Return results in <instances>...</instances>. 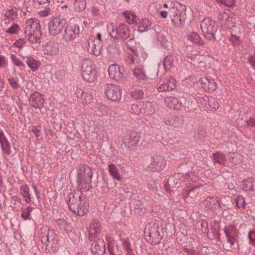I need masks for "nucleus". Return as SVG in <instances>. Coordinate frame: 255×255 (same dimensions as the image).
<instances>
[{"label": "nucleus", "instance_id": "obj_31", "mask_svg": "<svg viewBox=\"0 0 255 255\" xmlns=\"http://www.w3.org/2000/svg\"><path fill=\"white\" fill-rule=\"evenodd\" d=\"M242 189L245 191L255 190V179L248 178L242 181Z\"/></svg>", "mask_w": 255, "mask_h": 255}, {"label": "nucleus", "instance_id": "obj_2", "mask_svg": "<svg viewBox=\"0 0 255 255\" xmlns=\"http://www.w3.org/2000/svg\"><path fill=\"white\" fill-rule=\"evenodd\" d=\"M107 31L115 44L126 43V40L130 37V33L128 27L124 24H120L115 27L113 24L107 25Z\"/></svg>", "mask_w": 255, "mask_h": 255}, {"label": "nucleus", "instance_id": "obj_43", "mask_svg": "<svg viewBox=\"0 0 255 255\" xmlns=\"http://www.w3.org/2000/svg\"><path fill=\"white\" fill-rule=\"evenodd\" d=\"M178 5H179L180 8H181V11L180 10V12L178 15V17L179 18V24L182 26L184 24L185 20L186 18V13L184 12L185 11V5H182L181 4L178 3Z\"/></svg>", "mask_w": 255, "mask_h": 255}, {"label": "nucleus", "instance_id": "obj_59", "mask_svg": "<svg viewBox=\"0 0 255 255\" xmlns=\"http://www.w3.org/2000/svg\"><path fill=\"white\" fill-rule=\"evenodd\" d=\"M236 205L239 208H245V201L244 198L241 196H239L236 199Z\"/></svg>", "mask_w": 255, "mask_h": 255}, {"label": "nucleus", "instance_id": "obj_42", "mask_svg": "<svg viewBox=\"0 0 255 255\" xmlns=\"http://www.w3.org/2000/svg\"><path fill=\"white\" fill-rule=\"evenodd\" d=\"M165 82L169 91L174 90L176 88V81L173 77H169L168 78H166Z\"/></svg>", "mask_w": 255, "mask_h": 255}, {"label": "nucleus", "instance_id": "obj_55", "mask_svg": "<svg viewBox=\"0 0 255 255\" xmlns=\"http://www.w3.org/2000/svg\"><path fill=\"white\" fill-rule=\"evenodd\" d=\"M10 58L13 62V64L17 66L24 67H25V65L24 63L20 59L17 58L15 55L11 54Z\"/></svg>", "mask_w": 255, "mask_h": 255}, {"label": "nucleus", "instance_id": "obj_62", "mask_svg": "<svg viewBox=\"0 0 255 255\" xmlns=\"http://www.w3.org/2000/svg\"><path fill=\"white\" fill-rule=\"evenodd\" d=\"M48 246L50 247L48 248L50 251L51 250L53 253H56L58 252L59 249V246L58 245V241L56 242H51V243H48Z\"/></svg>", "mask_w": 255, "mask_h": 255}, {"label": "nucleus", "instance_id": "obj_12", "mask_svg": "<svg viewBox=\"0 0 255 255\" xmlns=\"http://www.w3.org/2000/svg\"><path fill=\"white\" fill-rule=\"evenodd\" d=\"M82 76L85 81L92 83L97 78V72L94 68L84 63L82 66Z\"/></svg>", "mask_w": 255, "mask_h": 255}, {"label": "nucleus", "instance_id": "obj_13", "mask_svg": "<svg viewBox=\"0 0 255 255\" xmlns=\"http://www.w3.org/2000/svg\"><path fill=\"white\" fill-rule=\"evenodd\" d=\"M165 160L162 156L155 155L151 157V162L148 167L152 172H159L165 167Z\"/></svg>", "mask_w": 255, "mask_h": 255}, {"label": "nucleus", "instance_id": "obj_23", "mask_svg": "<svg viewBox=\"0 0 255 255\" xmlns=\"http://www.w3.org/2000/svg\"><path fill=\"white\" fill-rule=\"evenodd\" d=\"M87 43V50L88 52L95 56L99 55L102 49L101 43L98 42V40H95V38L88 41Z\"/></svg>", "mask_w": 255, "mask_h": 255}, {"label": "nucleus", "instance_id": "obj_54", "mask_svg": "<svg viewBox=\"0 0 255 255\" xmlns=\"http://www.w3.org/2000/svg\"><path fill=\"white\" fill-rule=\"evenodd\" d=\"M206 134V131L205 129L202 128H200L195 132L194 137L198 139H202L204 138Z\"/></svg>", "mask_w": 255, "mask_h": 255}, {"label": "nucleus", "instance_id": "obj_17", "mask_svg": "<svg viewBox=\"0 0 255 255\" xmlns=\"http://www.w3.org/2000/svg\"><path fill=\"white\" fill-rule=\"evenodd\" d=\"M101 233V225L97 220H93L90 225L89 231V239L94 241L99 239V236Z\"/></svg>", "mask_w": 255, "mask_h": 255}, {"label": "nucleus", "instance_id": "obj_15", "mask_svg": "<svg viewBox=\"0 0 255 255\" xmlns=\"http://www.w3.org/2000/svg\"><path fill=\"white\" fill-rule=\"evenodd\" d=\"M228 242L232 246H234L237 243L238 234L236 227L234 225H229L224 229Z\"/></svg>", "mask_w": 255, "mask_h": 255}, {"label": "nucleus", "instance_id": "obj_19", "mask_svg": "<svg viewBox=\"0 0 255 255\" xmlns=\"http://www.w3.org/2000/svg\"><path fill=\"white\" fill-rule=\"evenodd\" d=\"M163 122L167 126L177 127L183 125L184 120L182 116L171 115L165 117L163 119Z\"/></svg>", "mask_w": 255, "mask_h": 255}, {"label": "nucleus", "instance_id": "obj_27", "mask_svg": "<svg viewBox=\"0 0 255 255\" xmlns=\"http://www.w3.org/2000/svg\"><path fill=\"white\" fill-rule=\"evenodd\" d=\"M23 60L26 62L28 67L32 72L36 71L41 65L40 62L38 60H36L31 56L23 57Z\"/></svg>", "mask_w": 255, "mask_h": 255}, {"label": "nucleus", "instance_id": "obj_44", "mask_svg": "<svg viewBox=\"0 0 255 255\" xmlns=\"http://www.w3.org/2000/svg\"><path fill=\"white\" fill-rule=\"evenodd\" d=\"M141 106H142V103L140 102H139L138 104H132L131 106L130 112L136 115L142 113L143 112V109L142 108H141Z\"/></svg>", "mask_w": 255, "mask_h": 255}, {"label": "nucleus", "instance_id": "obj_20", "mask_svg": "<svg viewBox=\"0 0 255 255\" xmlns=\"http://www.w3.org/2000/svg\"><path fill=\"white\" fill-rule=\"evenodd\" d=\"M24 33H30L35 32L36 30H40L39 21L34 18L27 19L23 25Z\"/></svg>", "mask_w": 255, "mask_h": 255}, {"label": "nucleus", "instance_id": "obj_50", "mask_svg": "<svg viewBox=\"0 0 255 255\" xmlns=\"http://www.w3.org/2000/svg\"><path fill=\"white\" fill-rule=\"evenodd\" d=\"M229 160L230 162L234 164L239 163L241 161L239 155H235L234 152L229 153Z\"/></svg>", "mask_w": 255, "mask_h": 255}, {"label": "nucleus", "instance_id": "obj_51", "mask_svg": "<svg viewBox=\"0 0 255 255\" xmlns=\"http://www.w3.org/2000/svg\"><path fill=\"white\" fill-rule=\"evenodd\" d=\"M200 188V186H197L194 187H192L188 190H186L187 196H190L191 198L195 197L199 193Z\"/></svg>", "mask_w": 255, "mask_h": 255}, {"label": "nucleus", "instance_id": "obj_24", "mask_svg": "<svg viewBox=\"0 0 255 255\" xmlns=\"http://www.w3.org/2000/svg\"><path fill=\"white\" fill-rule=\"evenodd\" d=\"M200 84L202 88L207 92H213L216 89V84L214 80L209 79L207 77L201 78Z\"/></svg>", "mask_w": 255, "mask_h": 255}, {"label": "nucleus", "instance_id": "obj_36", "mask_svg": "<svg viewBox=\"0 0 255 255\" xmlns=\"http://www.w3.org/2000/svg\"><path fill=\"white\" fill-rule=\"evenodd\" d=\"M56 224L62 231L68 232L69 231H71L70 224L65 219H58L56 220Z\"/></svg>", "mask_w": 255, "mask_h": 255}, {"label": "nucleus", "instance_id": "obj_6", "mask_svg": "<svg viewBox=\"0 0 255 255\" xmlns=\"http://www.w3.org/2000/svg\"><path fill=\"white\" fill-rule=\"evenodd\" d=\"M149 236L151 238L152 244H158L163 237V228L159 220H154L149 224L148 228Z\"/></svg>", "mask_w": 255, "mask_h": 255}, {"label": "nucleus", "instance_id": "obj_58", "mask_svg": "<svg viewBox=\"0 0 255 255\" xmlns=\"http://www.w3.org/2000/svg\"><path fill=\"white\" fill-rule=\"evenodd\" d=\"M133 206L135 210H140L141 213H143L145 209L143 207L142 202L140 200H134L133 202Z\"/></svg>", "mask_w": 255, "mask_h": 255}, {"label": "nucleus", "instance_id": "obj_45", "mask_svg": "<svg viewBox=\"0 0 255 255\" xmlns=\"http://www.w3.org/2000/svg\"><path fill=\"white\" fill-rule=\"evenodd\" d=\"M133 75L139 80H144L146 76L141 68H135L133 71Z\"/></svg>", "mask_w": 255, "mask_h": 255}, {"label": "nucleus", "instance_id": "obj_49", "mask_svg": "<svg viewBox=\"0 0 255 255\" xmlns=\"http://www.w3.org/2000/svg\"><path fill=\"white\" fill-rule=\"evenodd\" d=\"M184 176V181L196 182L198 180V177L194 172H188Z\"/></svg>", "mask_w": 255, "mask_h": 255}, {"label": "nucleus", "instance_id": "obj_56", "mask_svg": "<svg viewBox=\"0 0 255 255\" xmlns=\"http://www.w3.org/2000/svg\"><path fill=\"white\" fill-rule=\"evenodd\" d=\"M8 81L10 86L14 89L19 87L18 80L17 77H10L8 79Z\"/></svg>", "mask_w": 255, "mask_h": 255}, {"label": "nucleus", "instance_id": "obj_1", "mask_svg": "<svg viewBox=\"0 0 255 255\" xmlns=\"http://www.w3.org/2000/svg\"><path fill=\"white\" fill-rule=\"evenodd\" d=\"M77 184L81 190L84 192L92 188V178L93 173L91 168L86 164H81L77 167Z\"/></svg>", "mask_w": 255, "mask_h": 255}, {"label": "nucleus", "instance_id": "obj_9", "mask_svg": "<svg viewBox=\"0 0 255 255\" xmlns=\"http://www.w3.org/2000/svg\"><path fill=\"white\" fill-rule=\"evenodd\" d=\"M40 238L42 243L44 245V249L47 252H50L48 248V244L51 242L58 241V237L53 230H48L45 232L40 234Z\"/></svg>", "mask_w": 255, "mask_h": 255}, {"label": "nucleus", "instance_id": "obj_35", "mask_svg": "<svg viewBox=\"0 0 255 255\" xmlns=\"http://www.w3.org/2000/svg\"><path fill=\"white\" fill-rule=\"evenodd\" d=\"M180 12V10H178L174 7L171 9L170 11V16L171 17V22L173 25L177 27H181V25L179 24V18L178 15Z\"/></svg>", "mask_w": 255, "mask_h": 255}, {"label": "nucleus", "instance_id": "obj_4", "mask_svg": "<svg viewBox=\"0 0 255 255\" xmlns=\"http://www.w3.org/2000/svg\"><path fill=\"white\" fill-rule=\"evenodd\" d=\"M201 29L203 36L210 41H217L220 39V30L215 21L209 17L205 18L201 22Z\"/></svg>", "mask_w": 255, "mask_h": 255}, {"label": "nucleus", "instance_id": "obj_39", "mask_svg": "<svg viewBox=\"0 0 255 255\" xmlns=\"http://www.w3.org/2000/svg\"><path fill=\"white\" fill-rule=\"evenodd\" d=\"M174 57L172 55H168L165 57L163 61V66L165 72L169 70L173 64Z\"/></svg>", "mask_w": 255, "mask_h": 255}, {"label": "nucleus", "instance_id": "obj_18", "mask_svg": "<svg viewBox=\"0 0 255 255\" xmlns=\"http://www.w3.org/2000/svg\"><path fill=\"white\" fill-rule=\"evenodd\" d=\"M183 101H185V100L183 98L179 99L172 96L166 98L164 100L165 104L166 106L176 110L180 109L182 106L186 107V106L183 104Z\"/></svg>", "mask_w": 255, "mask_h": 255}, {"label": "nucleus", "instance_id": "obj_53", "mask_svg": "<svg viewBox=\"0 0 255 255\" xmlns=\"http://www.w3.org/2000/svg\"><path fill=\"white\" fill-rule=\"evenodd\" d=\"M139 27L147 28L151 25V22L146 18L137 19V23Z\"/></svg>", "mask_w": 255, "mask_h": 255}, {"label": "nucleus", "instance_id": "obj_61", "mask_svg": "<svg viewBox=\"0 0 255 255\" xmlns=\"http://www.w3.org/2000/svg\"><path fill=\"white\" fill-rule=\"evenodd\" d=\"M229 39L233 46H237L240 44V41L238 36L232 34Z\"/></svg>", "mask_w": 255, "mask_h": 255}, {"label": "nucleus", "instance_id": "obj_5", "mask_svg": "<svg viewBox=\"0 0 255 255\" xmlns=\"http://www.w3.org/2000/svg\"><path fill=\"white\" fill-rule=\"evenodd\" d=\"M140 136L135 131H131L123 136L119 137L118 140L121 142V147L127 150H133L137 148Z\"/></svg>", "mask_w": 255, "mask_h": 255}, {"label": "nucleus", "instance_id": "obj_38", "mask_svg": "<svg viewBox=\"0 0 255 255\" xmlns=\"http://www.w3.org/2000/svg\"><path fill=\"white\" fill-rule=\"evenodd\" d=\"M123 15L127 22L129 24L137 23V19L135 13L126 11L124 12Z\"/></svg>", "mask_w": 255, "mask_h": 255}, {"label": "nucleus", "instance_id": "obj_29", "mask_svg": "<svg viewBox=\"0 0 255 255\" xmlns=\"http://www.w3.org/2000/svg\"><path fill=\"white\" fill-rule=\"evenodd\" d=\"M76 94L78 99H79V101H81L83 104L90 103L92 99V96L90 94L85 92L81 89L77 90Z\"/></svg>", "mask_w": 255, "mask_h": 255}, {"label": "nucleus", "instance_id": "obj_25", "mask_svg": "<svg viewBox=\"0 0 255 255\" xmlns=\"http://www.w3.org/2000/svg\"><path fill=\"white\" fill-rule=\"evenodd\" d=\"M212 160L214 164L217 163L224 166H226L227 164V156L220 151L213 153L212 156Z\"/></svg>", "mask_w": 255, "mask_h": 255}, {"label": "nucleus", "instance_id": "obj_41", "mask_svg": "<svg viewBox=\"0 0 255 255\" xmlns=\"http://www.w3.org/2000/svg\"><path fill=\"white\" fill-rule=\"evenodd\" d=\"M73 1L74 9L77 11H82L85 9L86 6L85 0H73Z\"/></svg>", "mask_w": 255, "mask_h": 255}, {"label": "nucleus", "instance_id": "obj_11", "mask_svg": "<svg viewBox=\"0 0 255 255\" xmlns=\"http://www.w3.org/2000/svg\"><path fill=\"white\" fill-rule=\"evenodd\" d=\"M79 34V26L76 24L67 25L65 28L63 38L66 42H72Z\"/></svg>", "mask_w": 255, "mask_h": 255}, {"label": "nucleus", "instance_id": "obj_52", "mask_svg": "<svg viewBox=\"0 0 255 255\" xmlns=\"http://www.w3.org/2000/svg\"><path fill=\"white\" fill-rule=\"evenodd\" d=\"M143 92L141 90H136L130 92V96L132 99H140L143 96Z\"/></svg>", "mask_w": 255, "mask_h": 255}, {"label": "nucleus", "instance_id": "obj_30", "mask_svg": "<svg viewBox=\"0 0 255 255\" xmlns=\"http://www.w3.org/2000/svg\"><path fill=\"white\" fill-rule=\"evenodd\" d=\"M108 169L110 175L114 180H116L117 181H120L121 180V177L119 168L116 165L111 163H109Z\"/></svg>", "mask_w": 255, "mask_h": 255}, {"label": "nucleus", "instance_id": "obj_57", "mask_svg": "<svg viewBox=\"0 0 255 255\" xmlns=\"http://www.w3.org/2000/svg\"><path fill=\"white\" fill-rule=\"evenodd\" d=\"M5 16L9 20H12L16 17L17 14L13 9L11 8L10 9L7 10L5 13Z\"/></svg>", "mask_w": 255, "mask_h": 255}, {"label": "nucleus", "instance_id": "obj_64", "mask_svg": "<svg viewBox=\"0 0 255 255\" xmlns=\"http://www.w3.org/2000/svg\"><path fill=\"white\" fill-rule=\"evenodd\" d=\"M248 60L253 68L255 70V51L253 55H251L248 57Z\"/></svg>", "mask_w": 255, "mask_h": 255}, {"label": "nucleus", "instance_id": "obj_47", "mask_svg": "<svg viewBox=\"0 0 255 255\" xmlns=\"http://www.w3.org/2000/svg\"><path fill=\"white\" fill-rule=\"evenodd\" d=\"M122 245L127 252V255H132L133 250L131 247L130 242L128 240H123Z\"/></svg>", "mask_w": 255, "mask_h": 255}, {"label": "nucleus", "instance_id": "obj_22", "mask_svg": "<svg viewBox=\"0 0 255 255\" xmlns=\"http://www.w3.org/2000/svg\"><path fill=\"white\" fill-rule=\"evenodd\" d=\"M91 250L92 255H105L106 248L104 242L98 238V241L91 245Z\"/></svg>", "mask_w": 255, "mask_h": 255}, {"label": "nucleus", "instance_id": "obj_48", "mask_svg": "<svg viewBox=\"0 0 255 255\" xmlns=\"http://www.w3.org/2000/svg\"><path fill=\"white\" fill-rule=\"evenodd\" d=\"M107 52L111 57H114L118 54L119 50L116 46L110 45L107 47Z\"/></svg>", "mask_w": 255, "mask_h": 255}, {"label": "nucleus", "instance_id": "obj_7", "mask_svg": "<svg viewBox=\"0 0 255 255\" xmlns=\"http://www.w3.org/2000/svg\"><path fill=\"white\" fill-rule=\"evenodd\" d=\"M65 18L60 17H54L48 23L49 33L51 35L59 34L66 24Z\"/></svg>", "mask_w": 255, "mask_h": 255}, {"label": "nucleus", "instance_id": "obj_32", "mask_svg": "<svg viewBox=\"0 0 255 255\" xmlns=\"http://www.w3.org/2000/svg\"><path fill=\"white\" fill-rule=\"evenodd\" d=\"M25 37L31 43H37L40 42V37L42 33L40 30H36L35 32L24 33Z\"/></svg>", "mask_w": 255, "mask_h": 255}, {"label": "nucleus", "instance_id": "obj_21", "mask_svg": "<svg viewBox=\"0 0 255 255\" xmlns=\"http://www.w3.org/2000/svg\"><path fill=\"white\" fill-rule=\"evenodd\" d=\"M201 206L204 208V209L208 210H213L220 207L219 201L217 198L212 197H207L201 203Z\"/></svg>", "mask_w": 255, "mask_h": 255}, {"label": "nucleus", "instance_id": "obj_46", "mask_svg": "<svg viewBox=\"0 0 255 255\" xmlns=\"http://www.w3.org/2000/svg\"><path fill=\"white\" fill-rule=\"evenodd\" d=\"M208 237L211 239L213 240L215 238L219 239L220 237V234L219 231L215 228H211V231L208 232L206 234Z\"/></svg>", "mask_w": 255, "mask_h": 255}, {"label": "nucleus", "instance_id": "obj_26", "mask_svg": "<svg viewBox=\"0 0 255 255\" xmlns=\"http://www.w3.org/2000/svg\"><path fill=\"white\" fill-rule=\"evenodd\" d=\"M218 18L220 21H224V24L228 26H231L230 24L235 23V18L233 17V16H230L229 13L226 11L219 12Z\"/></svg>", "mask_w": 255, "mask_h": 255}, {"label": "nucleus", "instance_id": "obj_34", "mask_svg": "<svg viewBox=\"0 0 255 255\" xmlns=\"http://www.w3.org/2000/svg\"><path fill=\"white\" fill-rule=\"evenodd\" d=\"M156 105L150 102L142 103L143 112L146 115H151L155 113Z\"/></svg>", "mask_w": 255, "mask_h": 255}, {"label": "nucleus", "instance_id": "obj_3", "mask_svg": "<svg viewBox=\"0 0 255 255\" xmlns=\"http://www.w3.org/2000/svg\"><path fill=\"white\" fill-rule=\"evenodd\" d=\"M82 192L77 191V192L70 193L66 197V203L68 205L69 209L75 214L82 216L87 212V209L83 205H81V196Z\"/></svg>", "mask_w": 255, "mask_h": 255}, {"label": "nucleus", "instance_id": "obj_10", "mask_svg": "<svg viewBox=\"0 0 255 255\" xmlns=\"http://www.w3.org/2000/svg\"><path fill=\"white\" fill-rule=\"evenodd\" d=\"M184 176L180 173H175L169 177L167 182L164 185V189L168 192L173 190V188L181 182H184Z\"/></svg>", "mask_w": 255, "mask_h": 255}, {"label": "nucleus", "instance_id": "obj_16", "mask_svg": "<svg viewBox=\"0 0 255 255\" xmlns=\"http://www.w3.org/2000/svg\"><path fill=\"white\" fill-rule=\"evenodd\" d=\"M110 77L116 81H120L125 75V69L118 65H111L108 69Z\"/></svg>", "mask_w": 255, "mask_h": 255}, {"label": "nucleus", "instance_id": "obj_60", "mask_svg": "<svg viewBox=\"0 0 255 255\" xmlns=\"http://www.w3.org/2000/svg\"><path fill=\"white\" fill-rule=\"evenodd\" d=\"M128 47L132 51L135 49L134 45L135 44V41L134 36L132 35V37L130 38L126 42Z\"/></svg>", "mask_w": 255, "mask_h": 255}, {"label": "nucleus", "instance_id": "obj_37", "mask_svg": "<svg viewBox=\"0 0 255 255\" xmlns=\"http://www.w3.org/2000/svg\"><path fill=\"white\" fill-rule=\"evenodd\" d=\"M45 53L49 55L56 54L59 51L58 44L55 43H50L46 45Z\"/></svg>", "mask_w": 255, "mask_h": 255}, {"label": "nucleus", "instance_id": "obj_14", "mask_svg": "<svg viewBox=\"0 0 255 255\" xmlns=\"http://www.w3.org/2000/svg\"><path fill=\"white\" fill-rule=\"evenodd\" d=\"M44 96L37 91H34L30 94L29 104L35 109H41L44 107L45 100Z\"/></svg>", "mask_w": 255, "mask_h": 255}, {"label": "nucleus", "instance_id": "obj_33", "mask_svg": "<svg viewBox=\"0 0 255 255\" xmlns=\"http://www.w3.org/2000/svg\"><path fill=\"white\" fill-rule=\"evenodd\" d=\"M20 193L24 199L26 203H29L31 201V195L29 193V188L27 185H22L20 187Z\"/></svg>", "mask_w": 255, "mask_h": 255}, {"label": "nucleus", "instance_id": "obj_28", "mask_svg": "<svg viewBox=\"0 0 255 255\" xmlns=\"http://www.w3.org/2000/svg\"><path fill=\"white\" fill-rule=\"evenodd\" d=\"M0 143L1 149L7 154H10V144L2 130L0 131Z\"/></svg>", "mask_w": 255, "mask_h": 255}, {"label": "nucleus", "instance_id": "obj_63", "mask_svg": "<svg viewBox=\"0 0 255 255\" xmlns=\"http://www.w3.org/2000/svg\"><path fill=\"white\" fill-rule=\"evenodd\" d=\"M217 2L224 4L226 6L231 7L234 5L235 0H216Z\"/></svg>", "mask_w": 255, "mask_h": 255}, {"label": "nucleus", "instance_id": "obj_40", "mask_svg": "<svg viewBox=\"0 0 255 255\" xmlns=\"http://www.w3.org/2000/svg\"><path fill=\"white\" fill-rule=\"evenodd\" d=\"M188 39L195 44L202 45L204 42L201 39L199 34L196 32H191L188 35Z\"/></svg>", "mask_w": 255, "mask_h": 255}, {"label": "nucleus", "instance_id": "obj_8", "mask_svg": "<svg viewBox=\"0 0 255 255\" xmlns=\"http://www.w3.org/2000/svg\"><path fill=\"white\" fill-rule=\"evenodd\" d=\"M122 91L120 87L115 84H107L105 89L107 98L114 102H118L121 100Z\"/></svg>", "mask_w": 255, "mask_h": 255}]
</instances>
